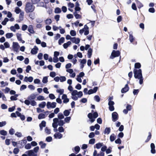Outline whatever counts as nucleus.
<instances>
[{
	"instance_id": "1",
	"label": "nucleus",
	"mask_w": 156,
	"mask_h": 156,
	"mask_svg": "<svg viewBox=\"0 0 156 156\" xmlns=\"http://www.w3.org/2000/svg\"><path fill=\"white\" fill-rule=\"evenodd\" d=\"M34 6L33 5L32 3L27 2L26 3V5L25 11L27 13L30 12H32L34 10Z\"/></svg>"
},
{
	"instance_id": "2",
	"label": "nucleus",
	"mask_w": 156,
	"mask_h": 156,
	"mask_svg": "<svg viewBox=\"0 0 156 156\" xmlns=\"http://www.w3.org/2000/svg\"><path fill=\"white\" fill-rule=\"evenodd\" d=\"M98 116V113L96 112H94L93 114L91 113H89L87 115L88 118L90 119V122L92 123L95 120V119L97 118Z\"/></svg>"
},
{
	"instance_id": "3",
	"label": "nucleus",
	"mask_w": 156,
	"mask_h": 156,
	"mask_svg": "<svg viewBox=\"0 0 156 156\" xmlns=\"http://www.w3.org/2000/svg\"><path fill=\"white\" fill-rule=\"evenodd\" d=\"M134 74V76L135 78L137 79L139 77L142 76V70L140 69H134L133 70Z\"/></svg>"
},
{
	"instance_id": "4",
	"label": "nucleus",
	"mask_w": 156,
	"mask_h": 156,
	"mask_svg": "<svg viewBox=\"0 0 156 156\" xmlns=\"http://www.w3.org/2000/svg\"><path fill=\"white\" fill-rule=\"evenodd\" d=\"M120 55V52L119 51H115L113 50L110 56V58L111 59H113L116 57H119Z\"/></svg>"
},
{
	"instance_id": "5",
	"label": "nucleus",
	"mask_w": 156,
	"mask_h": 156,
	"mask_svg": "<svg viewBox=\"0 0 156 156\" xmlns=\"http://www.w3.org/2000/svg\"><path fill=\"white\" fill-rule=\"evenodd\" d=\"M20 47V46L17 42H13L12 47L14 51H15L17 52H18Z\"/></svg>"
},
{
	"instance_id": "6",
	"label": "nucleus",
	"mask_w": 156,
	"mask_h": 156,
	"mask_svg": "<svg viewBox=\"0 0 156 156\" xmlns=\"http://www.w3.org/2000/svg\"><path fill=\"white\" fill-rule=\"evenodd\" d=\"M118 119L119 115L116 112H114L112 113V119L113 122H115Z\"/></svg>"
},
{
	"instance_id": "7",
	"label": "nucleus",
	"mask_w": 156,
	"mask_h": 156,
	"mask_svg": "<svg viewBox=\"0 0 156 156\" xmlns=\"http://www.w3.org/2000/svg\"><path fill=\"white\" fill-rule=\"evenodd\" d=\"M27 143V140L26 139H23L22 140L19 141L18 143L19 145L18 147L20 148H22Z\"/></svg>"
},
{
	"instance_id": "8",
	"label": "nucleus",
	"mask_w": 156,
	"mask_h": 156,
	"mask_svg": "<svg viewBox=\"0 0 156 156\" xmlns=\"http://www.w3.org/2000/svg\"><path fill=\"white\" fill-rule=\"evenodd\" d=\"M129 40L130 42L133 43V44H137V42L135 41L134 38L131 34H129Z\"/></svg>"
},
{
	"instance_id": "9",
	"label": "nucleus",
	"mask_w": 156,
	"mask_h": 156,
	"mask_svg": "<svg viewBox=\"0 0 156 156\" xmlns=\"http://www.w3.org/2000/svg\"><path fill=\"white\" fill-rule=\"evenodd\" d=\"M28 30L30 33H29V35L30 36H31V34H34L35 33V31L34 30L32 25H30L29 26L28 28Z\"/></svg>"
},
{
	"instance_id": "10",
	"label": "nucleus",
	"mask_w": 156,
	"mask_h": 156,
	"mask_svg": "<svg viewBox=\"0 0 156 156\" xmlns=\"http://www.w3.org/2000/svg\"><path fill=\"white\" fill-rule=\"evenodd\" d=\"M129 89V87L128 86V84L125 85V87L123 88L121 90V92L122 93H125L128 91Z\"/></svg>"
},
{
	"instance_id": "11",
	"label": "nucleus",
	"mask_w": 156,
	"mask_h": 156,
	"mask_svg": "<svg viewBox=\"0 0 156 156\" xmlns=\"http://www.w3.org/2000/svg\"><path fill=\"white\" fill-rule=\"evenodd\" d=\"M151 153L152 154H154L156 153V151L155 150V146L154 144L153 143H151Z\"/></svg>"
},
{
	"instance_id": "12",
	"label": "nucleus",
	"mask_w": 156,
	"mask_h": 156,
	"mask_svg": "<svg viewBox=\"0 0 156 156\" xmlns=\"http://www.w3.org/2000/svg\"><path fill=\"white\" fill-rule=\"evenodd\" d=\"M38 49L36 46H34V48H32L31 51V53L33 55L36 54L37 52V51Z\"/></svg>"
},
{
	"instance_id": "13",
	"label": "nucleus",
	"mask_w": 156,
	"mask_h": 156,
	"mask_svg": "<svg viewBox=\"0 0 156 156\" xmlns=\"http://www.w3.org/2000/svg\"><path fill=\"white\" fill-rule=\"evenodd\" d=\"M84 29L85 30L84 34L85 35H87L89 34V27L87 25H85L84 26Z\"/></svg>"
},
{
	"instance_id": "14",
	"label": "nucleus",
	"mask_w": 156,
	"mask_h": 156,
	"mask_svg": "<svg viewBox=\"0 0 156 156\" xmlns=\"http://www.w3.org/2000/svg\"><path fill=\"white\" fill-rule=\"evenodd\" d=\"M46 122L44 121H42L41 123L39 124V126L41 130L42 129L43 127H44L46 126Z\"/></svg>"
},
{
	"instance_id": "15",
	"label": "nucleus",
	"mask_w": 156,
	"mask_h": 156,
	"mask_svg": "<svg viewBox=\"0 0 156 156\" xmlns=\"http://www.w3.org/2000/svg\"><path fill=\"white\" fill-rule=\"evenodd\" d=\"M33 78L32 76H30L29 77L26 76L24 78V80L26 82L29 81L30 82H31L33 81Z\"/></svg>"
},
{
	"instance_id": "16",
	"label": "nucleus",
	"mask_w": 156,
	"mask_h": 156,
	"mask_svg": "<svg viewBox=\"0 0 156 156\" xmlns=\"http://www.w3.org/2000/svg\"><path fill=\"white\" fill-rule=\"evenodd\" d=\"M103 146V143H99L96 144L94 146V148H96L98 149H100L102 146Z\"/></svg>"
},
{
	"instance_id": "17",
	"label": "nucleus",
	"mask_w": 156,
	"mask_h": 156,
	"mask_svg": "<svg viewBox=\"0 0 156 156\" xmlns=\"http://www.w3.org/2000/svg\"><path fill=\"white\" fill-rule=\"evenodd\" d=\"M25 153L27 154V155L28 156H32L35 154L33 150H30L27 151Z\"/></svg>"
},
{
	"instance_id": "18",
	"label": "nucleus",
	"mask_w": 156,
	"mask_h": 156,
	"mask_svg": "<svg viewBox=\"0 0 156 156\" xmlns=\"http://www.w3.org/2000/svg\"><path fill=\"white\" fill-rule=\"evenodd\" d=\"M135 2L138 8L140 9L143 7V4L138 0H135Z\"/></svg>"
},
{
	"instance_id": "19",
	"label": "nucleus",
	"mask_w": 156,
	"mask_h": 156,
	"mask_svg": "<svg viewBox=\"0 0 156 156\" xmlns=\"http://www.w3.org/2000/svg\"><path fill=\"white\" fill-rule=\"evenodd\" d=\"M54 136L55 138H58V139H61L62 137V135L61 133H57L54 135Z\"/></svg>"
},
{
	"instance_id": "20",
	"label": "nucleus",
	"mask_w": 156,
	"mask_h": 156,
	"mask_svg": "<svg viewBox=\"0 0 156 156\" xmlns=\"http://www.w3.org/2000/svg\"><path fill=\"white\" fill-rule=\"evenodd\" d=\"M92 52H93L92 49L91 48H89L88 49V52H87V55H88V57L89 58H91L92 55Z\"/></svg>"
},
{
	"instance_id": "21",
	"label": "nucleus",
	"mask_w": 156,
	"mask_h": 156,
	"mask_svg": "<svg viewBox=\"0 0 156 156\" xmlns=\"http://www.w3.org/2000/svg\"><path fill=\"white\" fill-rule=\"evenodd\" d=\"M39 145H40L41 148H44L45 147L46 144L45 143H44L42 141H41L39 143Z\"/></svg>"
},
{
	"instance_id": "22",
	"label": "nucleus",
	"mask_w": 156,
	"mask_h": 156,
	"mask_svg": "<svg viewBox=\"0 0 156 156\" xmlns=\"http://www.w3.org/2000/svg\"><path fill=\"white\" fill-rule=\"evenodd\" d=\"M36 97V95L35 94H32L28 97V99L30 100H34L35 99Z\"/></svg>"
},
{
	"instance_id": "23",
	"label": "nucleus",
	"mask_w": 156,
	"mask_h": 156,
	"mask_svg": "<svg viewBox=\"0 0 156 156\" xmlns=\"http://www.w3.org/2000/svg\"><path fill=\"white\" fill-rule=\"evenodd\" d=\"M71 42L70 41H68L66 43H65L63 44V47L65 49L67 48L68 47L71 45Z\"/></svg>"
},
{
	"instance_id": "24",
	"label": "nucleus",
	"mask_w": 156,
	"mask_h": 156,
	"mask_svg": "<svg viewBox=\"0 0 156 156\" xmlns=\"http://www.w3.org/2000/svg\"><path fill=\"white\" fill-rule=\"evenodd\" d=\"M141 67V65L139 62H136L134 65V69H139Z\"/></svg>"
},
{
	"instance_id": "25",
	"label": "nucleus",
	"mask_w": 156,
	"mask_h": 156,
	"mask_svg": "<svg viewBox=\"0 0 156 156\" xmlns=\"http://www.w3.org/2000/svg\"><path fill=\"white\" fill-rule=\"evenodd\" d=\"M71 110V109H69V110H66L63 112L64 115L66 116H68L70 113V111Z\"/></svg>"
},
{
	"instance_id": "26",
	"label": "nucleus",
	"mask_w": 156,
	"mask_h": 156,
	"mask_svg": "<svg viewBox=\"0 0 156 156\" xmlns=\"http://www.w3.org/2000/svg\"><path fill=\"white\" fill-rule=\"evenodd\" d=\"M152 136L151 133V132L148 133V135L147 137V139L145 141V143L148 142L151 139Z\"/></svg>"
},
{
	"instance_id": "27",
	"label": "nucleus",
	"mask_w": 156,
	"mask_h": 156,
	"mask_svg": "<svg viewBox=\"0 0 156 156\" xmlns=\"http://www.w3.org/2000/svg\"><path fill=\"white\" fill-rule=\"evenodd\" d=\"M45 118V115L44 114L40 113L38 115V118L39 119H44Z\"/></svg>"
},
{
	"instance_id": "28",
	"label": "nucleus",
	"mask_w": 156,
	"mask_h": 156,
	"mask_svg": "<svg viewBox=\"0 0 156 156\" xmlns=\"http://www.w3.org/2000/svg\"><path fill=\"white\" fill-rule=\"evenodd\" d=\"M23 16L24 12H21L19 15V19L20 21H18V22H20V21L23 20Z\"/></svg>"
},
{
	"instance_id": "29",
	"label": "nucleus",
	"mask_w": 156,
	"mask_h": 156,
	"mask_svg": "<svg viewBox=\"0 0 156 156\" xmlns=\"http://www.w3.org/2000/svg\"><path fill=\"white\" fill-rule=\"evenodd\" d=\"M116 136L114 134H112L110 136V139L111 142L113 141L115 139Z\"/></svg>"
},
{
	"instance_id": "30",
	"label": "nucleus",
	"mask_w": 156,
	"mask_h": 156,
	"mask_svg": "<svg viewBox=\"0 0 156 156\" xmlns=\"http://www.w3.org/2000/svg\"><path fill=\"white\" fill-rule=\"evenodd\" d=\"M61 9L59 7H56L55 9V13H59L61 12Z\"/></svg>"
},
{
	"instance_id": "31",
	"label": "nucleus",
	"mask_w": 156,
	"mask_h": 156,
	"mask_svg": "<svg viewBox=\"0 0 156 156\" xmlns=\"http://www.w3.org/2000/svg\"><path fill=\"white\" fill-rule=\"evenodd\" d=\"M65 38L64 37H61L58 40V43L59 45H61L64 42Z\"/></svg>"
},
{
	"instance_id": "32",
	"label": "nucleus",
	"mask_w": 156,
	"mask_h": 156,
	"mask_svg": "<svg viewBox=\"0 0 156 156\" xmlns=\"http://www.w3.org/2000/svg\"><path fill=\"white\" fill-rule=\"evenodd\" d=\"M76 13V12H74V14L76 19H81L82 18V16L81 15Z\"/></svg>"
},
{
	"instance_id": "33",
	"label": "nucleus",
	"mask_w": 156,
	"mask_h": 156,
	"mask_svg": "<svg viewBox=\"0 0 156 156\" xmlns=\"http://www.w3.org/2000/svg\"><path fill=\"white\" fill-rule=\"evenodd\" d=\"M80 148L79 146H76L74 147V150L76 152V154H77L80 151Z\"/></svg>"
},
{
	"instance_id": "34",
	"label": "nucleus",
	"mask_w": 156,
	"mask_h": 156,
	"mask_svg": "<svg viewBox=\"0 0 156 156\" xmlns=\"http://www.w3.org/2000/svg\"><path fill=\"white\" fill-rule=\"evenodd\" d=\"M111 131V129L110 127H106L105 128V133L108 134Z\"/></svg>"
},
{
	"instance_id": "35",
	"label": "nucleus",
	"mask_w": 156,
	"mask_h": 156,
	"mask_svg": "<svg viewBox=\"0 0 156 156\" xmlns=\"http://www.w3.org/2000/svg\"><path fill=\"white\" fill-rule=\"evenodd\" d=\"M13 36L12 33H7L5 35V36L7 38H10L12 37Z\"/></svg>"
},
{
	"instance_id": "36",
	"label": "nucleus",
	"mask_w": 156,
	"mask_h": 156,
	"mask_svg": "<svg viewBox=\"0 0 156 156\" xmlns=\"http://www.w3.org/2000/svg\"><path fill=\"white\" fill-rule=\"evenodd\" d=\"M7 132L6 131L2 130L0 131V134L1 135L3 136H5L7 134Z\"/></svg>"
},
{
	"instance_id": "37",
	"label": "nucleus",
	"mask_w": 156,
	"mask_h": 156,
	"mask_svg": "<svg viewBox=\"0 0 156 156\" xmlns=\"http://www.w3.org/2000/svg\"><path fill=\"white\" fill-rule=\"evenodd\" d=\"M17 39L19 41H22V38H21V34H20L17 33L16 34Z\"/></svg>"
},
{
	"instance_id": "38",
	"label": "nucleus",
	"mask_w": 156,
	"mask_h": 156,
	"mask_svg": "<svg viewBox=\"0 0 156 156\" xmlns=\"http://www.w3.org/2000/svg\"><path fill=\"white\" fill-rule=\"evenodd\" d=\"M46 103L45 102H42L41 104H39V106L41 108H43L46 105Z\"/></svg>"
},
{
	"instance_id": "39",
	"label": "nucleus",
	"mask_w": 156,
	"mask_h": 156,
	"mask_svg": "<svg viewBox=\"0 0 156 156\" xmlns=\"http://www.w3.org/2000/svg\"><path fill=\"white\" fill-rule=\"evenodd\" d=\"M31 144L28 143L25 146V148L27 149H29L31 148Z\"/></svg>"
},
{
	"instance_id": "40",
	"label": "nucleus",
	"mask_w": 156,
	"mask_h": 156,
	"mask_svg": "<svg viewBox=\"0 0 156 156\" xmlns=\"http://www.w3.org/2000/svg\"><path fill=\"white\" fill-rule=\"evenodd\" d=\"M58 118L60 119H63L64 117L62 114L61 113H59L58 115Z\"/></svg>"
},
{
	"instance_id": "41",
	"label": "nucleus",
	"mask_w": 156,
	"mask_h": 156,
	"mask_svg": "<svg viewBox=\"0 0 156 156\" xmlns=\"http://www.w3.org/2000/svg\"><path fill=\"white\" fill-rule=\"evenodd\" d=\"M57 92L59 93L60 95H61L63 94L64 92V90L63 89H60L59 90H56Z\"/></svg>"
},
{
	"instance_id": "42",
	"label": "nucleus",
	"mask_w": 156,
	"mask_h": 156,
	"mask_svg": "<svg viewBox=\"0 0 156 156\" xmlns=\"http://www.w3.org/2000/svg\"><path fill=\"white\" fill-rule=\"evenodd\" d=\"M0 83L2 85V86H1L2 87L7 86L8 84V83L7 82H5V83H4L3 81L1 82Z\"/></svg>"
},
{
	"instance_id": "43",
	"label": "nucleus",
	"mask_w": 156,
	"mask_h": 156,
	"mask_svg": "<svg viewBox=\"0 0 156 156\" xmlns=\"http://www.w3.org/2000/svg\"><path fill=\"white\" fill-rule=\"evenodd\" d=\"M94 99L96 101L99 102L100 100V97L98 95H95L94 97Z\"/></svg>"
},
{
	"instance_id": "44",
	"label": "nucleus",
	"mask_w": 156,
	"mask_h": 156,
	"mask_svg": "<svg viewBox=\"0 0 156 156\" xmlns=\"http://www.w3.org/2000/svg\"><path fill=\"white\" fill-rule=\"evenodd\" d=\"M15 11L16 14H18L21 12V10L19 7H16L15 8Z\"/></svg>"
},
{
	"instance_id": "45",
	"label": "nucleus",
	"mask_w": 156,
	"mask_h": 156,
	"mask_svg": "<svg viewBox=\"0 0 156 156\" xmlns=\"http://www.w3.org/2000/svg\"><path fill=\"white\" fill-rule=\"evenodd\" d=\"M42 82L44 83H46L48 82V77L47 76L44 77L42 80Z\"/></svg>"
},
{
	"instance_id": "46",
	"label": "nucleus",
	"mask_w": 156,
	"mask_h": 156,
	"mask_svg": "<svg viewBox=\"0 0 156 156\" xmlns=\"http://www.w3.org/2000/svg\"><path fill=\"white\" fill-rule=\"evenodd\" d=\"M112 148L110 147H109L108 149H106V154H108L111 153L112 151Z\"/></svg>"
},
{
	"instance_id": "47",
	"label": "nucleus",
	"mask_w": 156,
	"mask_h": 156,
	"mask_svg": "<svg viewBox=\"0 0 156 156\" xmlns=\"http://www.w3.org/2000/svg\"><path fill=\"white\" fill-rule=\"evenodd\" d=\"M52 22L51 20V19H47L45 21V23L46 24H50Z\"/></svg>"
},
{
	"instance_id": "48",
	"label": "nucleus",
	"mask_w": 156,
	"mask_h": 156,
	"mask_svg": "<svg viewBox=\"0 0 156 156\" xmlns=\"http://www.w3.org/2000/svg\"><path fill=\"white\" fill-rule=\"evenodd\" d=\"M70 34L72 36H74L76 35V32L74 30H71L70 31Z\"/></svg>"
},
{
	"instance_id": "49",
	"label": "nucleus",
	"mask_w": 156,
	"mask_h": 156,
	"mask_svg": "<svg viewBox=\"0 0 156 156\" xmlns=\"http://www.w3.org/2000/svg\"><path fill=\"white\" fill-rule=\"evenodd\" d=\"M137 79H139V83L140 84H143V76L139 77L138 78H137Z\"/></svg>"
},
{
	"instance_id": "50",
	"label": "nucleus",
	"mask_w": 156,
	"mask_h": 156,
	"mask_svg": "<svg viewBox=\"0 0 156 156\" xmlns=\"http://www.w3.org/2000/svg\"><path fill=\"white\" fill-rule=\"evenodd\" d=\"M19 151V149L17 148H15L13 151V153L15 154H17Z\"/></svg>"
},
{
	"instance_id": "51",
	"label": "nucleus",
	"mask_w": 156,
	"mask_h": 156,
	"mask_svg": "<svg viewBox=\"0 0 156 156\" xmlns=\"http://www.w3.org/2000/svg\"><path fill=\"white\" fill-rule=\"evenodd\" d=\"M60 82H63L66 80V78L64 76H61L60 77Z\"/></svg>"
},
{
	"instance_id": "52",
	"label": "nucleus",
	"mask_w": 156,
	"mask_h": 156,
	"mask_svg": "<svg viewBox=\"0 0 156 156\" xmlns=\"http://www.w3.org/2000/svg\"><path fill=\"white\" fill-rule=\"evenodd\" d=\"M95 140L94 138L90 139L89 141V144H94L95 142Z\"/></svg>"
},
{
	"instance_id": "53",
	"label": "nucleus",
	"mask_w": 156,
	"mask_h": 156,
	"mask_svg": "<svg viewBox=\"0 0 156 156\" xmlns=\"http://www.w3.org/2000/svg\"><path fill=\"white\" fill-rule=\"evenodd\" d=\"M37 99L39 101H42L44 100V98L43 96L39 95L37 97Z\"/></svg>"
},
{
	"instance_id": "54",
	"label": "nucleus",
	"mask_w": 156,
	"mask_h": 156,
	"mask_svg": "<svg viewBox=\"0 0 156 156\" xmlns=\"http://www.w3.org/2000/svg\"><path fill=\"white\" fill-rule=\"evenodd\" d=\"M65 123L64 122L63 120H60L58 121V125L59 126H63Z\"/></svg>"
},
{
	"instance_id": "55",
	"label": "nucleus",
	"mask_w": 156,
	"mask_h": 156,
	"mask_svg": "<svg viewBox=\"0 0 156 156\" xmlns=\"http://www.w3.org/2000/svg\"><path fill=\"white\" fill-rule=\"evenodd\" d=\"M9 133L11 135H13L15 133V131L13 129L11 128L9 131Z\"/></svg>"
},
{
	"instance_id": "56",
	"label": "nucleus",
	"mask_w": 156,
	"mask_h": 156,
	"mask_svg": "<svg viewBox=\"0 0 156 156\" xmlns=\"http://www.w3.org/2000/svg\"><path fill=\"white\" fill-rule=\"evenodd\" d=\"M77 93L78 92L77 90H73L72 91V95L73 96H75L76 95H77Z\"/></svg>"
},
{
	"instance_id": "57",
	"label": "nucleus",
	"mask_w": 156,
	"mask_h": 156,
	"mask_svg": "<svg viewBox=\"0 0 156 156\" xmlns=\"http://www.w3.org/2000/svg\"><path fill=\"white\" fill-rule=\"evenodd\" d=\"M28 27L27 25L23 24L22 25V30L23 31H25L27 30Z\"/></svg>"
},
{
	"instance_id": "58",
	"label": "nucleus",
	"mask_w": 156,
	"mask_h": 156,
	"mask_svg": "<svg viewBox=\"0 0 156 156\" xmlns=\"http://www.w3.org/2000/svg\"><path fill=\"white\" fill-rule=\"evenodd\" d=\"M95 136V133L94 132H91L90 133L89 135V137L90 138H91L94 137Z\"/></svg>"
},
{
	"instance_id": "59",
	"label": "nucleus",
	"mask_w": 156,
	"mask_h": 156,
	"mask_svg": "<svg viewBox=\"0 0 156 156\" xmlns=\"http://www.w3.org/2000/svg\"><path fill=\"white\" fill-rule=\"evenodd\" d=\"M31 69V67L30 66L28 65L27 67V68L26 70V72L29 73V71Z\"/></svg>"
},
{
	"instance_id": "60",
	"label": "nucleus",
	"mask_w": 156,
	"mask_h": 156,
	"mask_svg": "<svg viewBox=\"0 0 156 156\" xmlns=\"http://www.w3.org/2000/svg\"><path fill=\"white\" fill-rule=\"evenodd\" d=\"M5 48H8L9 47L10 45L9 43L8 42H5L4 44Z\"/></svg>"
},
{
	"instance_id": "61",
	"label": "nucleus",
	"mask_w": 156,
	"mask_h": 156,
	"mask_svg": "<svg viewBox=\"0 0 156 156\" xmlns=\"http://www.w3.org/2000/svg\"><path fill=\"white\" fill-rule=\"evenodd\" d=\"M56 75V73L55 72H51L50 74V76L52 77H54Z\"/></svg>"
},
{
	"instance_id": "62",
	"label": "nucleus",
	"mask_w": 156,
	"mask_h": 156,
	"mask_svg": "<svg viewBox=\"0 0 156 156\" xmlns=\"http://www.w3.org/2000/svg\"><path fill=\"white\" fill-rule=\"evenodd\" d=\"M115 142L116 144H120L121 143L122 141L120 138H118L115 141Z\"/></svg>"
},
{
	"instance_id": "63",
	"label": "nucleus",
	"mask_w": 156,
	"mask_h": 156,
	"mask_svg": "<svg viewBox=\"0 0 156 156\" xmlns=\"http://www.w3.org/2000/svg\"><path fill=\"white\" fill-rule=\"evenodd\" d=\"M37 57L39 59H42L43 57V54L41 53H39Z\"/></svg>"
},
{
	"instance_id": "64",
	"label": "nucleus",
	"mask_w": 156,
	"mask_h": 156,
	"mask_svg": "<svg viewBox=\"0 0 156 156\" xmlns=\"http://www.w3.org/2000/svg\"><path fill=\"white\" fill-rule=\"evenodd\" d=\"M46 140L48 142H50L52 140V138L51 136H48L46 137Z\"/></svg>"
}]
</instances>
